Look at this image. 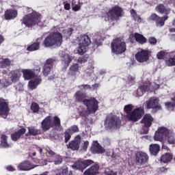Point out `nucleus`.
<instances>
[{"mask_svg":"<svg viewBox=\"0 0 175 175\" xmlns=\"http://www.w3.org/2000/svg\"><path fill=\"white\" fill-rule=\"evenodd\" d=\"M41 128L44 132L51 128L61 129V119L58 116H46L41 122Z\"/></svg>","mask_w":175,"mask_h":175,"instance_id":"nucleus-1","label":"nucleus"},{"mask_svg":"<svg viewBox=\"0 0 175 175\" xmlns=\"http://www.w3.org/2000/svg\"><path fill=\"white\" fill-rule=\"evenodd\" d=\"M25 80H30L29 81V88L30 90H36V88L42 83V77L40 76H35V72L31 70H23L22 71ZM31 79H32L31 80Z\"/></svg>","mask_w":175,"mask_h":175,"instance_id":"nucleus-2","label":"nucleus"},{"mask_svg":"<svg viewBox=\"0 0 175 175\" xmlns=\"http://www.w3.org/2000/svg\"><path fill=\"white\" fill-rule=\"evenodd\" d=\"M44 46L46 47H51V46H57L59 47L62 44V36L59 32H54L48 36L43 42Z\"/></svg>","mask_w":175,"mask_h":175,"instance_id":"nucleus-3","label":"nucleus"},{"mask_svg":"<svg viewBox=\"0 0 175 175\" xmlns=\"http://www.w3.org/2000/svg\"><path fill=\"white\" fill-rule=\"evenodd\" d=\"M40 23V15L36 12H33L25 16L22 20V24H25L26 27H32V25H39Z\"/></svg>","mask_w":175,"mask_h":175,"instance_id":"nucleus-4","label":"nucleus"},{"mask_svg":"<svg viewBox=\"0 0 175 175\" xmlns=\"http://www.w3.org/2000/svg\"><path fill=\"white\" fill-rule=\"evenodd\" d=\"M77 42H79L78 47V54L79 55H83L88 50V46L91 44V40L90 37L87 35H81L77 38Z\"/></svg>","mask_w":175,"mask_h":175,"instance_id":"nucleus-5","label":"nucleus"},{"mask_svg":"<svg viewBox=\"0 0 175 175\" xmlns=\"http://www.w3.org/2000/svg\"><path fill=\"white\" fill-rule=\"evenodd\" d=\"M157 90H159V84H157L155 82H147L144 83V85L139 86L135 92L136 96H143L144 92L147 91H150L152 92L154 91H157Z\"/></svg>","mask_w":175,"mask_h":175,"instance_id":"nucleus-6","label":"nucleus"},{"mask_svg":"<svg viewBox=\"0 0 175 175\" xmlns=\"http://www.w3.org/2000/svg\"><path fill=\"white\" fill-rule=\"evenodd\" d=\"M106 129H118L121 126V120L118 116L109 114L105 122Z\"/></svg>","mask_w":175,"mask_h":175,"instance_id":"nucleus-7","label":"nucleus"},{"mask_svg":"<svg viewBox=\"0 0 175 175\" xmlns=\"http://www.w3.org/2000/svg\"><path fill=\"white\" fill-rule=\"evenodd\" d=\"M111 51L113 54H122L126 51V44L124 40L120 38L115 39L111 44Z\"/></svg>","mask_w":175,"mask_h":175,"instance_id":"nucleus-8","label":"nucleus"},{"mask_svg":"<svg viewBox=\"0 0 175 175\" xmlns=\"http://www.w3.org/2000/svg\"><path fill=\"white\" fill-rule=\"evenodd\" d=\"M83 105L87 107L89 113L92 114H95L98 109H99V103L95 98L85 99L83 100Z\"/></svg>","mask_w":175,"mask_h":175,"instance_id":"nucleus-9","label":"nucleus"},{"mask_svg":"<svg viewBox=\"0 0 175 175\" xmlns=\"http://www.w3.org/2000/svg\"><path fill=\"white\" fill-rule=\"evenodd\" d=\"M122 16V8L119 6H115L111 8L107 13V20H111L112 21H117L120 17Z\"/></svg>","mask_w":175,"mask_h":175,"instance_id":"nucleus-10","label":"nucleus"},{"mask_svg":"<svg viewBox=\"0 0 175 175\" xmlns=\"http://www.w3.org/2000/svg\"><path fill=\"white\" fill-rule=\"evenodd\" d=\"M146 109H152L154 111L161 110V105H159V99L157 97H152L145 103Z\"/></svg>","mask_w":175,"mask_h":175,"instance_id":"nucleus-11","label":"nucleus"},{"mask_svg":"<svg viewBox=\"0 0 175 175\" xmlns=\"http://www.w3.org/2000/svg\"><path fill=\"white\" fill-rule=\"evenodd\" d=\"M144 114V110L142 108H137L131 113H128L126 117L130 121L136 122L142 118V116Z\"/></svg>","mask_w":175,"mask_h":175,"instance_id":"nucleus-12","label":"nucleus"},{"mask_svg":"<svg viewBox=\"0 0 175 175\" xmlns=\"http://www.w3.org/2000/svg\"><path fill=\"white\" fill-rule=\"evenodd\" d=\"M152 121H154V118H152V116L148 113L144 115L142 119L141 124L142 127L146 128V129L144 131V133L145 135L148 133V128L152 125Z\"/></svg>","mask_w":175,"mask_h":175,"instance_id":"nucleus-13","label":"nucleus"},{"mask_svg":"<svg viewBox=\"0 0 175 175\" xmlns=\"http://www.w3.org/2000/svg\"><path fill=\"white\" fill-rule=\"evenodd\" d=\"M9 103L2 98H0V117L7 118L9 114Z\"/></svg>","mask_w":175,"mask_h":175,"instance_id":"nucleus-14","label":"nucleus"},{"mask_svg":"<svg viewBox=\"0 0 175 175\" xmlns=\"http://www.w3.org/2000/svg\"><path fill=\"white\" fill-rule=\"evenodd\" d=\"M135 59L140 64H144L150 59L148 51L141 49L135 54Z\"/></svg>","mask_w":175,"mask_h":175,"instance_id":"nucleus-15","label":"nucleus"},{"mask_svg":"<svg viewBox=\"0 0 175 175\" xmlns=\"http://www.w3.org/2000/svg\"><path fill=\"white\" fill-rule=\"evenodd\" d=\"M167 135H169V130L165 127H161L155 133L154 139L157 142H162Z\"/></svg>","mask_w":175,"mask_h":175,"instance_id":"nucleus-16","label":"nucleus"},{"mask_svg":"<svg viewBox=\"0 0 175 175\" xmlns=\"http://www.w3.org/2000/svg\"><path fill=\"white\" fill-rule=\"evenodd\" d=\"M80 144H81V137L77 135L74 140L70 141L68 144H67V148L72 150V151H77V150L80 148Z\"/></svg>","mask_w":175,"mask_h":175,"instance_id":"nucleus-17","label":"nucleus"},{"mask_svg":"<svg viewBox=\"0 0 175 175\" xmlns=\"http://www.w3.org/2000/svg\"><path fill=\"white\" fill-rule=\"evenodd\" d=\"M135 161L137 165H144L148 161V155L147 153L139 151L135 154Z\"/></svg>","mask_w":175,"mask_h":175,"instance_id":"nucleus-18","label":"nucleus"},{"mask_svg":"<svg viewBox=\"0 0 175 175\" xmlns=\"http://www.w3.org/2000/svg\"><path fill=\"white\" fill-rule=\"evenodd\" d=\"M59 56L62 58V62H64L66 66H69V64L73 61V57L65 53L64 51H60L59 53Z\"/></svg>","mask_w":175,"mask_h":175,"instance_id":"nucleus-19","label":"nucleus"},{"mask_svg":"<svg viewBox=\"0 0 175 175\" xmlns=\"http://www.w3.org/2000/svg\"><path fill=\"white\" fill-rule=\"evenodd\" d=\"M18 170H31L32 169H34V167H36V165H33L31 164L29 161H23L21 163H19L17 166Z\"/></svg>","mask_w":175,"mask_h":175,"instance_id":"nucleus-20","label":"nucleus"},{"mask_svg":"<svg viewBox=\"0 0 175 175\" xmlns=\"http://www.w3.org/2000/svg\"><path fill=\"white\" fill-rule=\"evenodd\" d=\"M99 165L94 164L84 172V175H96L99 174Z\"/></svg>","mask_w":175,"mask_h":175,"instance_id":"nucleus-21","label":"nucleus"},{"mask_svg":"<svg viewBox=\"0 0 175 175\" xmlns=\"http://www.w3.org/2000/svg\"><path fill=\"white\" fill-rule=\"evenodd\" d=\"M91 150L92 154H103L105 152V148L98 142H93Z\"/></svg>","mask_w":175,"mask_h":175,"instance_id":"nucleus-22","label":"nucleus"},{"mask_svg":"<svg viewBox=\"0 0 175 175\" xmlns=\"http://www.w3.org/2000/svg\"><path fill=\"white\" fill-rule=\"evenodd\" d=\"M26 131H27V130H25V129L23 128V129H21L20 130H18V131L14 132V133H12L11 135L12 140H13V142H17V140H18V139H20V137H21V136L24 135V134L25 133Z\"/></svg>","mask_w":175,"mask_h":175,"instance_id":"nucleus-23","label":"nucleus"},{"mask_svg":"<svg viewBox=\"0 0 175 175\" xmlns=\"http://www.w3.org/2000/svg\"><path fill=\"white\" fill-rule=\"evenodd\" d=\"M70 1L71 6L74 12H79L81 9L83 0H68Z\"/></svg>","mask_w":175,"mask_h":175,"instance_id":"nucleus-24","label":"nucleus"},{"mask_svg":"<svg viewBox=\"0 0 175 175\" xmlns=\"http://www.w3.org/2000/svg\"><path fill=\"white\" fill-rule=\"evenodd\" d=\"M160 150L161 146L157 144H150L149 146V152L150 155H154V157H156V155H158Z\"/></svg>","mask_w":175,"mask_h":175,"instance_id":"nucleus-25","label":"nucleus"},{"mask_svg":"<svg viewBox=\"0 0 175 175\" xmlns=\"http://www.w3.org/2000/svg\"><path fill=\"white\" fill-rule=\"evenodd\" d=\"M5 20H13L17 17V11L14 10H8L5 12Z\"/></svg>","mask_w":175,"mask_h":175,"instance_id":"nucleus-26","label":"nucleus"},{"mask_svg":"<svg viewBox=\"0 0 175 175\" xmlns=\"http://www.w3.org/2000/svg\"><path fill=\"white\" fill-rule=\"evenodd\" d=\"M55 175H73L72 171L68 170V167H63L55 171Z\"/></svg>","mask_w":175,"mask_h":175,"instance_id":"nucleus-27","label":"nucleus"},{"mask_svg":"<svg viewBox=\"0 0 175 175\" xmlns=\"http://www.w3.org/2000/svg\"><path fill=\"white\" fill-rule=\"evenodd\" d=\"M134 37L136 42H138V43H140L141 44H143L147 42V39L143 35L139 33H135Z\"/></svg>","mask_w":175,"mask_h":175,"instance_id":"nucleus-28","label":"nucleus"},{"mask_svg":"<svg viewBox=\"0 0 175 175\" xmlns=\"http://www.w3.org/2000/svg\"><path fill=\"white\" fill-rule=\"evenodd\" d=\"M75 99L77 100V102H83L85 100V93H83L81 91H77L75 94Z\"/></svg>","mask_w":175,"mask_h":175,"instance_id":"nucleus-29","label":"nucleus"},{"mask_svg":"<svg viewBox=\"0 0 175 175\" xmlns=\"http://www.w3.org/2000/svg\"><path fill=\"white\" fill-rule=\"evenodd\" d=\"M28 132L25 134L26 136H36L37 135H39V130L38 129L30 126L28 127Z\"/></svg>","mask_w":175,"mask_h":175,"instance_id":"nucleus-30","label":"nucleus"},{"mask_svg":"<svg viewBox=\"0 0 175 175\" xmlns=\"http://www.w3.org/2000/svg\"><path fill=\"white\" fill-rule=\"evenodd\" d=\"M12 81H17L21 77V71L18 70H14L11 72Z\"/></svg>","mask_w":175,"mask_h":175,"instance_id":"nucleus-31","label":"nucleus"},{"mask_svg":"<svg viewBox=\"0 0 175 175\" xmlns=\"http://www.w3.org/2000/svg\"><path fill=\"white\" fill-rule=\"evenodd\" d=\"M1 146L4 148H9L10 147H12V145L8 143V135H1Z\"/></svg>","mask_w":175,"mask_h":175,"instance_id":"nucleus-32","label":"nucleus"},{"mask_svg":"<svg viewBox=\"0 0 175 175\" xmlns=\"http://www.w3.org/2000/svg\"><path fill=\"white\" fill-rule=\"evenodd\" d=\"M173 159V155L170 153H165L161 156V161L163 162V163H167L170 162Z\"/></svg>","mask_w":175,"mask_h":175,"instance_id":"nucleus-33","label":"nucleus"},{"mask_svg":"<svg viewBox=\"0 0 175 175\" xmlns=\"http://www.w3.org/2000/svg\"><path fill=\"white\" fill-rule=\"evenodd\" d=\"M79 72V64H75L70 67L69 75L76 76Z\"/></svg>","mask_w":175,"mask_h":175,"instance_id":"nucleus-34","label":"nucleus"},{"mask_svg":"<svg viewBox=\"0 0 175 175\" xmlns=\"http://www.w3.org/2000/svg\"><path fill=\"white\" fill-rule=\"evenodd\" d=\"M40 49V42H37L29 45L27 50V51H36V50H39Z\"/></svg>","mask_w":175,"mask_h":175,"instance_id":"nucleus-35","label":"nucleus"},{"mask_svg":"<svg viewBox=\"0 0 175 175\" xmlns=\"http://www.w3.org/2000/svg\"><path fill=\"white\" fill-rule=\"evenodd\" d=\"M167 20V16H164L163 17H158L156 21L157 27H163L165 25V21Z\"/></svg>","mask_w":175,"mask_h":175,"instance_id":"nucleus-36","label":"nucleus"},{"mask_svg":"<svg viewBox=\"0 0 175 175\" xmlns=\"http://www.w3.org/2000/svg\"><path fill=\"white\" fill-rule=\"evenodd\" d=\"M72 169H78L79 170H84L83 160L79 159L78 161H75V164L72 165Z\"/></svg>","mask_w":175,"mask_h":175,"instance_id":"nucleus-37","label":"nucleus"},{"mask_svg":"<svg viewBox=\"0 0 175 175\" xmlns=\"http://www.w3.org/2000/svg\"><path fill=\"white\" fill-rule=\"evenodd\" d=\"M12 62L10 61V59L5 58L0 62V68L1 69H5V68H8V66H10V64Z\"/></svg>","mask_w":175,"mask_h":175,"instance_id":"nucleus-38","label":"nucleus"},{"mask_svg":"<svg viewBox=\"0 0 175 175\" xmlns=\"http://www.w3.org/2000/svg\"><path fill=\"white\" fill-rule=\"evenodd\" d=\"M131 17H133V20H135V21H137V23H142V21H143L142 18L139 16V15H137V13L135 10H131Z\"/></svg>","mask_w":175,"mask_h":175,"instance_id":"nucleus-39","label":"nucleus"},{"mask_svg":"<svg viewBox=\"0 0 175 175\" xmlns=\"http://www.w3.org/2000/svg\"><path fill=\"white\" fill-rule=\"evenodd\" d=\"M51 70H53V67H51L49 66H46L44 64V67H43L42 74L46 77L49 76V75H50V73H51Z\"/></svg>","mask_w":175,"mask_h":175,"instance_id":"nucleus-40","label":"nucleus"},{"mask_svg":"<svg viewBox=\"0 0 175 175\" xmlns=\"http://www.w3.org/2000/svg\"><path fill=\"white\" fill-rule=\"evenodd\" d=\"M157 12H159V13H165L167 14L169 10H167L166 8H165V6L162 4H160L156 7Z\"/></svg>","mask_w":175,"mask_h":175,"instance_id":"nucleus-41","label":"nucleus"},{"mask_svg":"<svg viewBox=\"0 0 175 175\" xmlns=\"http://www.w3.org/2000/svg\"><path fill=\"white\" fill-rule=\"evenodd\" d=\"M72 133H70V131L68 129L66 130L64 132V140L65 143H68L70 140V138L72 137Z\"/></svg>","mask_w":175,"mask_h":175,"instance_id":"nucleus-42","label":"nucleus"},{"mask_svg":"<svg viewBox=\"0 0 175 175\" xmlns=\"http://www.w3.org/2000/svg\"><path fill=\"white\" fill-rule=\"evenodd\" d=\"M165 107L167 110H168L169 111L174 110L175 101L172 100V103H165Z\"/></svg>","mask_w":175,"mask_h":175,"instance_id":"nucleus-43","label":"nucleus"},{"mask_svg":"<svg viewBox=\"0 0 175 175\" xmlns=\"http://www.w3.org/2000/svg\"><path fill=\"white\" fill-rule=\"evenodd\" d=\"M54 62H55V58H49L46 60L44 65L47 66L54 67Z\"/></svg>","mask_w":175,"mask_h":175,"instance_id":"nucleus-44","label":"nucleus"},{"mask_svg":"<svg viewBox=\"0 0 175 175\" xmlns=\"http://www.w3.org/2000/svg\"><path fill=\"white\" fill-rule=\"evenodd\" d=\"M93 163L94 161L91 159L83 160V170L88 167V166H91Z\"/></svg>","mask_w":175,"mask_h":175,"instance_id":"nucleus-45","label":"nucleus"},{"mask_svg":"<svg viewBox=\"0 0 175 175\" xmlns=\"http://www.w3.org/2000/svg\"><path fill=\"white\" fill-rule=\"evenodd\" d=\"M72 32H73V29L72 28H68L63 31V33H64V36L65 38H66V39H68V38H69V36L72 35Z\"/></svg>","mask_w":175,"mask_h":175,"instance_id":"nucleus-46","label":"nucleus"},{"mask_svg":"<svg viewBox=\"0 0 175 175\" xmlns=\"http://www.w3.org/2000/svg\"><path fill=\"white\" fill-rule=\"evenodd\" d=\"M88 146H90V142L88 141H84L81 144V151H87V148H88Z\"/></svg>","mask_w":175,"mask_h":175,"instance_id":"nucleus-47","label":"nucleus"},{"mask_svg":"<svg viewBox=\"0 0 175 175\" xmlns=\"http://www.w3.org/2000/svg\"><path fill=\"white\" fill-rule=\"evenodd\" d=\"M133 109V106L131 104L127 105L124 107V110L125 113H126V114H129V113H131V111H132Z\"/></svg>","mask_w":175,"mask_h":175,"instance_id":"nucleus-48","label":"nucleus"},{"mask_svg":"<svg viewBox=\"0 0 175 175\" xmlns=\"http://www.w3.org/2000/svg\"><path fill=\"white\" fill-rule=\"evenodd\" d=\"M31 109L33 113H38L39 111V105L36 103H33Z\"/></svg>","mask_w":175,"mask_h":175,"instance_id":"nucleus-49","label":"nucleus"},{"mask_svg":"<svg viewBox=\"0 0 175 175\" xmlns=\"http://www.w3.org/2000/svg\"><path fill=\"white\" fill-rule=\"evenodd\" d=\"M70 1L69 0H64L63 2V5L64 6L65 10H70Z\"/></svg>","mask_w":175,"mask_h":175,"instance_id":"nucleus-50","label":"nucleus"},{"mask_svg":"<svg viewBox=\"0 0 175 175\" xmlns=\"http://www.w3.org/2000/svg\"><path fill=\"white\" fill-rule=\"evenodd\" d=\"M67 130L70 131V133L73 135V133L79 132V127L76 125H74Z\"/></svg>","mask_w":175,"mask_h":175,"instance_id":"nucleus-51","label":"nucleus"},{"mask_svg":"<svg viewBox=\"0 0 175 175\" xmlns=\"http://www.w3.org/2000/svg\"><path fill=\"white\" fill-rule=\"evenodd\" d=\"M62 163V157L59 155H56L55 159V165H59Z\"/></svg>","mask_w":175,"mask_h":175,"instance_id":"nucleus-52","label":"nucleus"},{"mask_svg":"<svg viewBox=\"0 0 175 175\" xmlns=\"http://www.w3.org/2000/svg\"><path fill=\"white\" fill-rule=\"evenodd\" d=\"M105 174L106 175H117V172H114L109 168H106L105 170Z\"/></svg>","mask_w":175,"mask_h":175,"instance_id":"nucleus-53","label":"nucleus"},{"mask_svg":"<svg viewBox=\"0 0 175 175\" xmlns=\"http://www.w3.org/2000/svg\"><path fill=\"white\" fill-rule=\"evenodd\" d=\"M88 61V57L86 56H81L78 58L79 64H85Z\"/></svg>","mask_w":175,"mask_h":175,"instance_id":"nucleus-54","label":"nucleus"},{"mask_svg":"<svg viewBox=\"0 0 175 175\" xmlns=\"http://www.w3.org/2000/svg\"><path fill=\"white\" fill-rule=\"evenodd\" d=\"M167 142L170 144H174L175 138L174 136L168 134Z\"/></svg>","mask_w":175,"mask_h":175,"instance_id":"nucleus-55","label":"nucleus"},{"mask_svg":"<svg viewBox=\"0 0 175 175\" xmlns=\"http://www.w3.org/2000/svg\"><path fill=\"white\" fill-rule=\"evenodd\" d=\"M168 66H174L175 65V57H171L168 60L167 63Z\"/></svg>","mask_w":175,"mask_h":175,"instance_id":"nucleus-56","label":"nucleus"},{"mask_svg":"<svg viewBox=\"0 0 175 175\" xmlns=\"http://www.w3.org/2000/svg\"><path fill=\"white\" fill-rule=\"evenodd\" d=\"M165 52L164 51H161L159 52L157 55L158 59H163V57H165Z\"/></svg>","mask_w":175,"mask_h":175,"instance_id":"nucleus-57","label":"nucleus"},{"mask_svg":"<svg viewBox=\"0 0 175 175\" xmlns=\"http://www.w3.org/2000/svg\"><path fill=\"white\" fill-rule=\"evenodd\" d=\"M79 90H91V85H81L78 86Z\"/></svg>","mask_w":175,"mask_h":175,"instance_id":"nucleus-58","label":"nucleus"},{"mask_svg":"<svg viewBox=\"0 0 175 175\" xmlns=\"http://www.w3.org/2000/svg\"><path fill=\"white\" fill-rule=\"evenodd\" d=\"M148 42H149V43H150V44L155 45V44H157V40H156L155 38L152 37V38H149Z\"/></svg>","mask_w":175,"mask_h":175,"instance_id":"nucleus-59","label":"nucleus"},{"mask_svg":"<svg viewBox=\"0 0 175 175\" xmlns=\"http://www.w3.org/2000/svg\"><path fill=\"white\" fill-rule=\"evenodd\" d=\"M16 90V91H23L24 90V86L21 83H18Z\"/></svg>","mask_w":175,"mask_h":175,"instance_id":"nucleus-60","label":"nucleus"},{"mask_svg":"<svg viewBox=\"0 0 175 175\" xmlns=\"http://www.w3.org/2000/svg\"><path fill=\"white\" fill-rule=\"evenodd\" d=\"M159 17V16H158V15H157L156 14H152L150 17V20H152V21H157Z\"/></svg>","mask_w":175,"mask_h":175,"instance_id":"nucleus-61","label":"nucleus"},{"mask_svg":"<svg viewBox=\"0 0 175 175\" xmlns=\"http://www.w3.org/2000/svg\"><path fill=\"white\" fill-rule=\"evenodd\" d=\"M88 114V112L85 110H82L79 112L81 117H85Z\"/></svg>","mask_w":175,"mask_h":175,"instance_id":"nucleus-62","label":"nucleus"},{"mask_svg":"<svg viewBox=\"0 0 175 175\" xmlns=\"http://www.w3.org/2000/svg\"><path fill=\"white\" fill-rule=\"evenodd\" d=\"M111 157L113 159H118V158H120V154L113 152Z\"/></svg>","mask_w":175,"mask_h":175,"instance_id":"nucleus-63","label":"nucleus"},{"mask_svg":"<svg viewBox=\"0 0 175 175\" xmlns=\"http://www.w3.org/2000/svg\"><path fill=\"white\" fill-rule=\"evenodd\" d=\"M133 80H135V78L129 76L127 79V83H129V84H132V83H133Z\"/></svg>","mask_w":175,"mask_h":175,"instance_id":"nucleus-64","label":"nucleus"}]
</instances>
